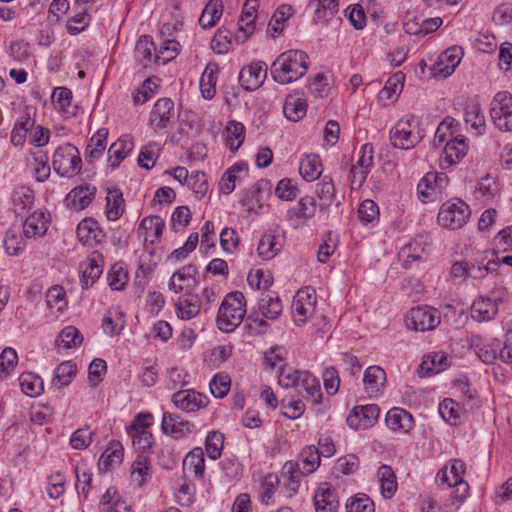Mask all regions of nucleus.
I'll use <instances>...</instances> for the list:
<instances>
[{"label":"nucleus","mask_w":512,"mask_h":512,"mask_svg":"<svg viewBox=\"0 0 512 512\" xmlns=\"http://www.w3.org/2000/svg\"><path fill=\"white\" fill-rule=\"evenodd\" d=\"M306 109V101L293 96L287 97L283 105L284 115L287 119L294 122L305 116Z\"/></svg>","instance_id":"45"},{"label":"nucleus","mask_w":512,"mask_h":512,"mask_svg":"<svg viewBox=\"0 0 512 512\" xmlns=\"http://www.w3.org/2000/svg\"><path fill=\"white\" fill-rule=\"evenodd\" d=\"M106 200L107 218L111 221L119 219L124 212V199L120 190H108Z\"/></svg>","instance_id":"42"},{"label":"nucleus","mask_w":512,"mask_h":512,"mask_svg":"<svg viewBox=\"0 0 512 512\" xmlns=\"http://www.w3.org/2000/svg\"><path fill=\"white\" fill-rule=\"evenodd\" d=\"M193 424L183 420L180 416L164 412L161 421V429L165 434L175 438L184 437L193 431Z\"/></svg>","instance_id":"20"},{"label":"nucleus","mask_w":512,"mask_h":512,"mask_svg":"<svg viewBox=\"0 0 512 512\" xmlns=\"http://www.w3.org/2000/svg\"><path fill=\"white\" fill-rule=\"evenodd\" d=\"M321 455L314 446L305 447L299 454L297 461H288L283 466V473L300 471L302 475H310L320 465Z\"/></svg>","instance_id":"9"},{"label":"nucleus","mask_w":512,"mask_h":512,"mask_svg":"<svg viewBox=\"0 0 512 512\" xmlns=\"http://www.w3.org/2000/svg\"><path fill=\"white\" fill-rule=\"evenodd\" d=\"M219 67L216 63H209L202 75L200 89L205 99H212L216 93V83Z\"/></svg>","instance_id":"34"},{"label":"nucleus","mask_w":512,"mask_h":512,"mask_svg":"<svg viewBox=\"0 0 512 512\" xmlns=\"http://www.w3.org/2000/svg\"><path fill=\"white\" fill-rule=\"evenodd\" d=\"M302 297V294H296L291 306L294 321L298 325L304 324L314 312L315 301L304 302Z\"/></svg>","instance_id":"44"},{"label":"nucleus","mask_w":512,"mask_h":512,"mask_svg":"<svg viewBox=\"0 0 512 512\" xmlns=\"http://www.w3.org/2000/svg\"><path fill=\"white\" fill-rule=\"evenodd\" d=\"M433 182H437V175L435 173H427L418 183V195L423 202L431 199L437 189Z\"/></svg>","instance_id":"63"},{"label":"nucleus","mask_w":512,"mask_h":512,"mask_svg":"<svg viewBox=\"0 0 512 512\" xmlns=\"http://www.w3.org/2000/svg\"><path fill=\"white\" fill-rule=\"evenodd\" d=\"M48 229V219L44 212H33L23 223V234L27 238L43 236Z\"/></svg>","instance_id":"27"},{"label":"nucleus","mask_w":512,"mask_h":512,"mask_svg":"<svg viewBox=\"0 0 512 512\" xmlns=\"http://www.w3.org/2000/svg\"><path fill=\"white\" fill-rule=\"evenodd\" d=\"M223 5L220 0H210L204 7L199 18V24L202 28L208 29L213 27L221 18Z\"/></svg>","instance_id":"36"},{"label":"nucleus","mask_w":512,"mask_h":512,"mask_svg":"<svg viewBox=\"0 0 512 512\" xmlns=\"http://www.w3.org/2000/svg\"><path fill=\"white\" fill-rule=\"evenodd\" d=\"M378 479L380 482L381 494L384 498H391L397 490L396 476L390 466L382 465L379 467Z\"/></svg>","instance_id":"37"},{"label":"nucleus","mask_w":512,"mask_h":512,"mask_svg":"<svg viewBox=\"0 0 512 512\" xmlns=\"http://www.w3.org/2000/svg\"><path fill=\"white\" fill-rule=\"evenodd\" d=\"M313 502L316 512H337L339 508L337 492L327 482L319 485L314 494Z\"/></svg>","instance_id":"18"},{"label":"nucleus","mask_w":512,"mask_h":512,"mask_svg":"<svg viewBox=\"0 0 512 512\" xmlns=\"http://www.w3.org/2000/svg\"><path fill=\"white\" fill-rule=\"evenodd\" d=\"M466 471V465L461 459H454L452 461L450 471L448 473L447 468L441 469L437 477L442 483H446L449 487L464 485L465 491L468 490V485L463 481V475Z\"/></svg>","instance_id":"25"},{"label":"nucleus","mask_w":512,"mask_h":512,"mask_svg":"<svg viewBox=\"0 0 512 512\" xmlns=\"http://www.w3.org/2000/svg\"><path fill=\"white\" fill-rule=\"evenodd\" d=\"M357 163L351 167L350 182L353 189L360 188L365 182L367 175L373 165V147L371 144H364L359 152Z\"/></svg>","instance_id":"11"},{"label":"nucleus","mask_w":512,"mask_h":512,"mask_svg":"<svg viewBox=\"0 0 512 512\" xmlns=\"http://www.w3.org/2000/svg\"><path fill=\"white\" fill-rule=\"evenodd\" d=\"M46 303L49 309L62 313L67 307L65 291L59 285L52 286L46 292Z\"/></svg>","instance_id":"50"},{"label":"nucleus","mask_w":512,"mask_h":512,"mask_svg":"<svg viewBox=\"0 0 512 512\" xmlns=\"http://www.w3.org/2000/svg\"><path fill=\"white\" fill-rule=\"evenodd\" d=\"M21 390L24 394L35 397L43 391L42 379L33 373H22L19 377Z\"/></svg>","instance_id":"48"},{"label":"nucleus","mask_w":512,"mask_h":512,"mask_svg":"<svg viewBox=\"0 0 512 512\" xmlns=\"http://www.w3.org/2000/svg\"><path fill=\"white\" fill-rule=\"evenodd\" d=\"M76 234L78 239L84 244L96 240L99 234L97 222L91 218L82 220L77 226Z\"/></svg>","instance_id":"52"},{"label":"nucleus","mask_w":512,"mask_h":512,"mask_svg":"<svg viewBox=\"0 0 512 512\" xmlns=\"http://www.w3.org/2000/svg\"><path fill=\"white\" fill-rule=\"evenodd\" d=\"M108 130L101 128L90 138L85 155L90 160L99 158L106 148Z\"/></svg>","instance_id":"43"},{"label":"nucleus","mask_w":512,"mask_h":512,"mask_svg":"<svg viewBox=\"0 0 512 512\" xmlns=\"http://www.w3.org/2000/svg\"><path fill=\"white\" fill-rule=\"evenodd\" d=\"M282 303L278 296L263 294L259 301V310L261 314L268 319L274 320L282 312Z\"/></svg>","instance_id":"46"},{"label":"nucleus","mask_w":512,"mask_h":512,"mask_svg":"<svg viewBox=\"0 0 512 512\" xmlns=\"http://www.w3.org/2000/svg\"><path fill=\"white\" fill-rule=\"evenodd\" d=\"M150 469V460L145 455H139L131 466V479L138 486H142Z\"/></svg>","instance_id":"51"},{"label":"nucleus","mask_w":512,"mask_h":512,"mask_svg":"<svg viewBox=\"0 0 512 512\" xmlns=\"http://www.w3.org/2000/svg\"><path fill=\"white\" fill-rule=\"evenodd\" d=\"M82 341L83 337L79 330L74 326H68L61 331L59 338L57 339V344L59 347L71 349L80 345Z\"/></svg>","instance_id":"54"},{"label":"nucleus","mask_w":512,"mask_h":512,"mask_svg":"<svg viewBox=\"0 0 512 512\" xmlns=\"http://www.w3.org/2000/svg\"><path fill=\"white\" fill-rule=\"evenodd\" d=\"M489 114L495 127L502 132L512 131V95L507 91L496 93L490 103Z\"/></svg>","instance_id":"4"},{"label":"nucleus","mask_w":512,"mask_h":512,"mask_svg":"<svg viewBox=\"0 0 512 512\" xmlns=\"http://www.w3.org/2000/svg\"><path fill=\"white\" fill-rule=\"evenodd\" d=\"M358 217L360 221L365 224L378 221L379 208L377 204L370 199L364 200L358 208Z\"/></svg>","instance_id":"62"},{"label":"nucleus","mask_w":512,"mask_h":512,"mask_svg":"<svg viewBox=\"0 0 512 512\" xmlns=\"http://www.w3.org/2000/svg\"><path fill=\"white\" fill-rule=\"evenodd\" d=\"M201 298L197 294L186 292L176 303V313L184 320H190L200 313Z\"/></svg>","instance_id":"24"},{"label":"nucleus","mask_w":512,"mask_h":512,"mask_svg":"<svg viewBox=\"0 0 512 512\" xmlns=\"http://www.w3.org/2000/svg\"><path fill=\"white\" fill-rule=\"evenodd\" d=\"M279 482V478L276 474L269 473L264 477L260 490V498L263 504H270V500L272 499V496L275 493Z\"/></svg>","instance_id":"61"},{"label":"nucleus","mask_w":512,"mask_h":512,"mask_svg":"<svg viewBox=\"0 0 512 512\" xmlns=\"http://www.w3.org/2000/svg\"><path fill=\"white\" fill-rule=\"evenodd\" d=\"M164 226V220L156 215L144 218L140 223L139 229L145 231L144 241L153 244L161 237Z\"/></svg>","instance_id":"31"},{"label":"nucleus","mask_w":512,"mask_h":512,"mask_svg":"<svg viewBox=\"0 0 512 512\" xmlns=\"http://www.w3.org/2000/svg\"><path fill=\"white\" fill-rule=\"evenodd\" d=\"M122 317L123 314L118 309L109 310L102 322L104 332L111 336L118 334L124 323Z\"/></svg>","instance_id":"55"},{"label":"nucleus","mask_w":512,"mask_h":512,"mask_svg":"<svg viewBox=\"0 0 512 512\" xmlns=\"http://www.w3.org/2000/svg\"><path fill=\"white\" fill-rule=\"evenodd\" d=\"M309 67V56L301 50L281 53L272 63L270 73L279 84H290L302 78Z\"/></svg>","instance_id":"1"},{"label":"nucleus","mask_w":512,"mask_h":512,"mask_svg":"<svg viewBox=\"0 0 512 512\" xmlns=\"http://www.w3.org/2000/svg\"><path fill=\"white\" fill-rule=\"evenodd\" d=\"M299 173L308 182L314 181L322 174V165L319 156L307 155L300 161Z\"/></svg>","instance_id":"33"},{"label":"nucleus","mask_w":512,"mask_h":512,"mask_svg":"<svg viewBox=\"0 0 512 512\" xmlns=\"http://www.w3.org/2000/svg\"><path fill=\"white\" fill-rule=\"evenodd\" d=\"M424 137V129L412 115L401 118L390 130L389 138L393 147L403 150L414 148Z\"/></svg>","instance_id":"3"},{"label":"nucleus","mask_w":512,"mask_h":512,"mask_svg":"<svg viewBox=\"0 0 512 512\" xmlns=\"http://www.w3.org/2000/svg\"><path fill=\"white\" fill-rule=\"evenodd\" d=\"M155 50L153 40L150 36H141L135 45V57L139 63L147 68L152 62V51Z\"/></svg>","instance_id":"47"},{"label":"nucleus","mask_w":512,"mask_h":512,"mask_svg":"<svg viewBox=\"0 0 512 512\" xmlns=\"http://www.w3.org/2000/svg\"><path fill=\"white\" fill-rule=\"evenodd\" d=\"M30 154L33 159L31 165L36 180L38 182L46 181L50 176V166L48 165L49 158L47 154L40 149L32 151Z\"/></svg>","instance_id":"41"},{"label":"nucleus","mask_w":512,"mask_h":512,"mask_svg":"<svg viewBox=\"0 0 512 512\" xmlns=\"http://www.w3.org/2000/svg\"><path fill=\"white\" fill-rule=\"evenodd\" d=\"M81 164L82 160L78 149L70 143L59 146L54 152L52 166L60 176L79 173Z\"/></svg>","instance_id":"5"},{"label":"nucleus","mask_w":512,"mask_h":512,"mask_svg":"<svg viewBox=\"0 0 512 512\" xmlns=\"http://www.w3.org/2000/svg\"><path fill=\"white\" fill-rule=\"evenodd\" d=\"M179 460V454L175 451L174 447L170 444L164 445L158 451V462L161 467L171 470L173 469Z\"/></svg>","instance_id":"64"},{"label":"nucleus","mask_w":512,"mask_h":512,"mask_svg":"<svg viewBox=\"0 0 512 512\" xmlns=\"http://www.w3.org/2000/svg\"><path fill=\"white\" fill-rule=\"evenodd\" d=\"M468 144L466 138L462 135H458L455 138L449 140L443 149L440 157V165L442 168H449L457 164L467 153Z\"/></svg>","instance_id":"15"},{"label":"nucleus","mask_w":512,"mask_h":512,"mask_svg":"<svg viewBox=\"0 0 512 512\" xmlns=\"http://www.w3.org/2000/svg\"><path fill=\"white\" fill-rule=\"evenodd\" d=\"M308 6L314 9L317 20H328L338 11V0H310Z\"/></svg>","instance_id":"49"},{"label":"nucleus","mask_w":512,"mask_h":512,"mask_svg":"<svg viewBox=\"0 0 512 512\" xmlns=\"http://www.w3.org/2000/svg\"><path fill=\"white\" fill-rule=\"evenodd\" d=\"M198 283L197 269L189 264L173 273L169 281V289L175 293L194 288Z\"/></svg>","instance_id":"19"},{"label":"nucleus","mask_w":512,"mask_h":512,"mask_svg":"<svg viewBox=\"0 0 512 512\" xmlns=\"http://www.w3.org/2000/svg\"><path fill=\"white\" fill-rule=\"evenodd\" d=\"M245 139L244 125L237 121H229L226 126V142L231 152H236Z\"/></svg>","instance_id":"39"},{"label":"nucleus","mask_w":512,"mask_h":512,"mask_svg":"<svg viewBox=\"0 0 512 512\" xmlns=\"http://www.w3.org/2000/svg\"><path fill=\"white\" fill-rule=\"evenodd\" d=\"M469 216L468 205L460 199H452L441 206L438 222L442 227L454 230L463 227Z\"/></svg>","instance_id":"7"},{"label":"nucleus","mask_w":512,"mask_h":512,"mask_svg":"<svg viewBox=\"0 0 512 512\" xmlns=\"http://www.w3.org/2000/svg\"><path fill=\"white\" fill-rule=\"evenodd\" d=\"M76 370V365L72 362H62L56 368V373L52 380L53 385L59 387L67 386L70 383L72 377L75 375Z\"/></svg>","instance_id":"56"},{"label":"nucleus","mask_w":512,"mask_h":512,"mask_svg":"<svg viewBox=\"0 0 512 512\" xmlns=\"http://www.w3.org/2000/svg\"><path fill=\"white\" fill-rule=\"evenodd\" d=\"M124 455L123 447L118 443L106 449L99 459L100 469L108 470L116 464L122 462Z\"/></svg>","instance_id":"53"},{"label":"nucleus","mask_w":512,"mask_h":512,"mask_svg":"<svg viewBox=\"0 0 512 512\" xmlns=\"http://www.w3.org/2000/svg\"><path fill=\"white\" fill-rule=\"evenodd\" d=\"M96 187L89 184L72 189L66 197L67 206L75 211L85 209L93 200Z\"/></svg>","instance_id":"22"},{"label":"nucleus","mask_w":512,"mask_h":512,"mask_svg":"<svg viewBox=\"0 0 512 512\" xmlns=\"http://www.w3.org/2000/svg\"><path fill=\"white\" fill-rule=\"evenodd\" d=\"M174 115V102L170 98H161L150 113V124L154 130L165 129L173 121Z\"/></svg>","instance_id":"17"},{"label":"nucleus","mask_w":512,"mask_h":512,"mask_svg":"<svg viewBox=\"0 0 512 512\" xmlns=\"http://www.w3.org/2000/svg\"><path fill=\"white\" fill-rule=\"evenodd\" d=\"M223 441L224 436L222 433L217 431H211L208 433L205 440V449L209 458L216 460L221 456Z\"/></svg>","instance_id":"57"},{"label":"nucleus","mask_w":512,"mask_h":512,"mask_svg":"<svg viewBox=\"0 0 512 512\" xmlns=\"http://www.w3.org/2000/svg\"><path fill=\"white\" fill-rule=\"evenodd\" d=\"M184 471L193 472L195 477L202 479L205 471V458L202 448H194L183 460Z\"/></svg>","instance_id":"32"},{"label":"nucleus","mask_w":512,"mask_h":512,"mask_svg":"<svg viewBox=\"0 0 512 512\" xmlns=\"http://www.w3.org/2000/svg\"><path fill=\"white\" fill-rule=\"evenodd\" d=\"M465 122L470 125L477 135H482L485 132V116L478 102L473 101L466 105Z\"/></svg>","instance_id":"30"},{"label":"nucleus","mask_w":512,"mask_h":512,"mask_svg":"<svg viewBox=\"0 0 512 512\" xmlns=\"http://www.w3.org/2000/svg\"><path fill=\"white\" fill-rule=\"evenodd\" d=\"M34 203L33 191L27 187H19L13 193L14 212L17 216H23L26 210L31 209Z\"/></svg>","instance_id":"40"},{"label":"nucleus","mask_w":512,"mask_h":512,"mask_svg":"<svg viewBox=\"0 0 512 512\" xmlns=\"http://www.w3.org/2000/svg\"><path fill=\"white\" fill-rule=\"evenodd\" d=\"M297 393L313 405L320 404L322 392L319 380L308 371H302L300 380L294 387Z\"/></svg>","instance_id":"16"},{"label":"nucleus","mask_w":512,"mask_h":512,"mask_svg":"<svg viewBox=\"0 0 512 512\" xmlns=\"http://www.w3.org/2000/svg\"><path fill=\"white\" fill-rule=\"evenodd\" d=\"M316 194L320 201V210H324L331 205L335 197V186L330 176H324L321 181L317 183Z\"/></svg>","instance_id":"38"},{"label":"nucleus","mask_w":512,"mask_h":512,"mask_svg":"<svg viewBox=\"0 0 512 512\" xmlns=\"http://www.w3.org/2000/svg\"><path fill=\"white\" fill-rule=\"evenodd\" d=\"M245 314L244 295L239 291L231 292L224 298L218 310L217 326L223 332H232L241 324Z\"/></svg>","instance_id":"2"},{"label":"nucleus","mask_w":512,"mask_h":512,"mask_svg":"<svg viewBox=\"0 0 512 512\" xmlns=\"http://www.w3.org/2000/svg\"><path fill=\"white\" fill-rule=\"evenodd\" d=\"M173 404L180 410L192 413L205 408L209 399L204 394H201L193 389L180 390L172 396Z\"/></svg>","instance_id":"13"},{"label":"nucleus","mask_w":512,"mask_h":512,"mask_svg":"<svg viewBox=\"0 0 512 512\" xmlns=\"http://www.w3.org/2000/svg\"><path fill=\"white\" fill-rule=\"evenodd\" d=\"M441 322L440 312L428 305L417 306L407 313L405 317L406 327L414 331L434 330Z\"/></svg>","instance_id":"6"},{"label":"nucleus","mask_w":512,"mask_h":512,"mask_svg":"<svg viewBox=\"0 0 512 512\" xmlns=\"http://www.w3.org/2000/svg\"><path fill=\"white\" fill-rule=\"evenodd\" d=\"M387 426L394 432L409 433L414 427L412 415L402 408L390 409L385 418Z\"/></svg>","instance_id":"21"},{"label":"nucleus","mask_w":512,"mask_h":512,"mask_svg":"<svg viewBox=\"0 0 512 512\" xmlns=\"http://www.w3.org/2000/svg\"><path fill=\"white\" fill-rule=\"evenodd\" d=\"M285 231L279 225L268 229L260 238L257 253L264 260L274 258L283 248Z\"/></svg>","instance_id":"8"},{"label":"nucleus","mask_w":512,"mask_h":512,"mask_svg":"<svg viewBox=\"0 0 512 512\" xmlns=\"http://www.w3.org/2000/svg\"><path fill=\"white\" fill-rule=\"evenodd\" d=\"M267 70L268 67L265 62H252L241 69L239 74V82L245 90H256L265 81Z\"/></svg>","instance_id":"14"},{"label":"nucleus","mask_w":512,"mask_h":512,"mask_svg":"<svg viewBox=\"0 0 512 512\" xmlns=\"http://www.w3.org/2000/svg\"><path fill=\"white\" fill-rule=\"evenodd\" d=\"M499 305L490 297H478L472 304L471 317L478 322L490 321L498 313Z\"/></svg>","instance_id":"23"},{"label":"nucleus","mask_w":512,"mask_h":512,"mask_svg":"<svg viewBox=\"0 0 512 512\" xmlns=\"http://www.w3.org/2000/svg\"><path fill=\"white\" fill-rule=\"evenodd\" d=\"M179 43L175 40H166L163 42L158 53L154 55L153 61L156 64H166L174 59L178 54Z\"/></svg>","instance_id":"59"},{"label":"nucleus","mask_w":512,"mask_h":512,"mask_svg":"<svg viewBox=\"0 0 512 512\" xmlns=\"http://www.w3.org/2000/svg\"><path fill=\"white\" fill-rule=\"evenodd\" d=\"M281 414L288 419H297L305 411V404L300 399L285 398L280 405Z\"/></svg>","instance_id":"58"},{"label":"nucleus","mask_w":512,"mask_h":512,"mask_svg":"<svg viewBox=\"0 0 512 512\" xmlns=\"http://www.w3.org/2000/svg\"><path fill=\"white\" fill-rule=\"evenodd\" d=\"M385 381L386 374L380 366H370L365 370L363 383L369 394L378 392Z\"/></svg>","instance_id":"35"},{"label":"nucleus","mask_w":512,"mask_h":512,"mask_svg":"<svg viewBox=\"0 0 512 512\" xmlns=\"http://www.w3.org/2000/svg\"><path fill=\"white\" fill-rule=\"evenodd\" d=\"M449 367L447 355L444 352H433L424 356L420 364L423 375L437 374Z\"/></svg>","instance_id":"29"},{"label":"nucleus","mask_w":512,"mask_h":512,"mask_svg":"<svg viewBox=\"0 0 512 512\" xmlns=\"http://www.w3.org/2000/svg\"><path fill=\"white\" fill-rule=\"evenodd\" d=\"M72 99V91L66 87H56L52 93L53 104L66 118L76 113V106L72 104Z\"/></svg>","instance_id":"28"},{"label":"nucleus","mask_w":512,"mask_h":512,"mask_svg":"<svg viewBox=\"0 0 512 512\" xmlns=\"http://www.w3.org/2000/svg\"><path fill=\"white\" fill-rule=\"evenodd\" d=\"M81 268V282L84 288L92 286L102 273V268L94 259H89V261L81 266Z\"/></svg>","instance_id":"60"},{"label":"nucleus","mask_w":512,"mask_h":512,"mask_svg":"<svg viewBox=\"0 0 512 512\" xmlns=\"http://www.w3.org/2000/svg\"><path fill=\"white\" fill-rule=\"evenodd\" d=\"M380 414V409L375 404L356 406L348 415L346 421L349 427L355 430H365L374 425Z\"/></svg>","instance_id":"12"},{"label":"nucleus","mask_w":512,"mask_h":512,"mask_svg":"<svg viewBox=\"0 0 512 512\" xmlns=\"http://www.w3.org/2000/svg\"><path fill=\"white\" fill-rule=\"evenodd\" d=\"M134 147L133 141L128 136L118 138L108 150V165L115 169L127 157Z\"/></svg>","instance_id":"26"},{"label":"nucleus","mask_w":512,"mask_h":512,"mask_svg":"<svg viewBox=\"0 0 512 512\" xmlns=\"http://www.w3.org/2000/svg\"><path fill=\"white\" fill-rule=\"evenodd\" d=\"M317 203L313 196L306 195L297 203V206L287 210L286 218L293 228H299L316 215Z\"/></svg>","instance_id":"10"}]
</instances>
